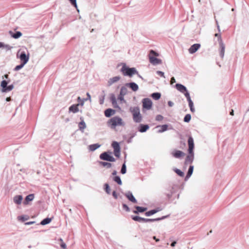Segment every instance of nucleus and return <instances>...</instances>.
Wrapping results in <instances>:
<instances>
[{
  "mask_svg": "<svg viewBox=\"0 0 249 249\" xmlns=\"http://www.w3.org/2000/svg\"><path fill=\"white\" fill-rule=\"evenodd\" d=\"M107 124L111 128H115L117 126H124V125L122 119L118 116L111 118L107 122Z\"/></svg>",
  "mask_w": 249,
  "mask_h": 249,
  "instance_id": "nucleus-1",
  "label": "nucleus"
},
{
  "mask_svg": "<svg viewBox=\"0 0 249 249\" xmlns=\"http://www.w3.org/2000/svg\"><path fill=\"white\" fill-rule=\"evenodd\" d=\"M9 81L3 80L0 83V90L2 93H8L14 89L13 84H9Z\"/></svg>",
  "mask_w": 249,
  "mask_h": 249,
  "instance_id": "nucleus-2",
  "label": "nucleus"
},
{
  "mask_svg": "<svg viewBox=\"0 0 249 249\" xmlns=\"http://www.w3.org/2000/svg\"><path fill=\"white\" fill-rule=\"evenodd\" d=\"M133 116V119L136 123H140L142 120V116L140 113L139 107H131L129 109Z\"/></svg>",
  "mask_w": 249,
  "mask_h": 249,
  "instance_id": "nucleus-3",
  "label": "nucleus"
},
{
  "mask_svg": "<svg viewBox=\"0 0 249 249\" xmlns=\"http://www.w3.org/2000/svg\"><path fill=\"white\" fill-rule=\"evenodd\" d=\"M159 54L153 50H150L149 54V62L154 65L160 64L162 63V60L156 57L158 56Z\"/></svg>",
  "mask_w": 249,
  "mask_h": 249,
  "instance_id": "nucleus-4",
  "label": "nucleus"
},
{
  "mask_svg": "<svg viewBox=\"0 0 249 249\" xmlns=\"http://www.w3.org/2000/svg\"><path fill=\"white\" fill-rule=\"evenodd\" d=\"M19 59L20 63L26 65L29 61L30 58V54L25 52H22L18 53L17 55Z\"/></svg>",
  "mask_w": 249,
  "mask_h": 249,
  "instance_id": "nucleus-5",
  "label": "nucleus"
},
{
  "mask_svg": "<svg viewBox=\"0 0 249 249\" xmlns=\"http://www.w3.org/2000/svg\"><path fill=\"white\" fill-rule=\"evenodd\" d=\"M121 71L124 75H128L129 76H132L136 73V70L135 68H129L125 66L122 67Z\"/></svg>",
  "mask_w": 249,
  "mask_h": 249,
  "instance_id": "nucleus-6",
  "label": "nucleus"
},
{
  "mask_svg": "<svg viewBox=\"0 0 249 249\" xmlns=\"http://www.w3.org/2000/svg\"><path fill=\"white\" fill-rule=\"evenodd\" d=\"M112 146L114 149V154L115 156L119 158L120 156L121 148L119 143L117 142H113L112 143Z\"/></svg>",
  "mask_w": 249,
  "mask_h": 249,
  "instance_id": "nucleus-7",
  "label": "nucleus"
},
{
  "mask_svg": "<svg viewBox=\"0 0 249 249\" xmlns=\"http://www.w3.org/2000/svg\"><path fill=\"white\" fill-rule=\"evenodd\" d=\"M100 158L101 160H107L111 162H114L115 161V159L114 157L111 156L108 153V152H104L100 155Z\"/></svg>",
  "mask_w": 249,
  "mask_h": 249,
  "instance_id": "nucleus-8",
  "label": "nucleus"
},
{
  "mask_svg": "<svg viewBox=\"0 0 249 249\" xmlns=\"http://www.w3.org/2000/svg\"><path fill=\"white\" fill-rule=\"evenodd\" d=\"M13 48V47L9 44L0 41V49L3 50L4 52H7L11 51Z\"/></svg>",
  "mask_w": 249,
  "mask_h": 249,
  "instance_id": "nucleus-9",
  "label": "nucleus"
},
{
  "mask_svg": "<svg viewBox=\"0 0 249 249\" xmlns=\"http://www.w3.org/2000/svg\"><path fill=\"white\" fill-rule=\"evenodd\" d=\"M152 105V101L148 98L144 99L142 101V107L147 109H150Z\"/></svg>",
  "mask_w": 249,
  "mask_h": 249,
  "instance_id": "nucleus-10",
  "label": "nucleus"
},
{
  "mask_svg": "<svg viewBox=\"0 0 249 249\" xmlns=\"http://www.w3.org/2000/svg\"><path fill=\"white\" fill-rule=\"evenodd\" d=\"M188 153H194L193 150L194 148V140L192 137H190L188 140Z\"/></svg>",
  "mask_w": 249,
  "mask_h": 249,
  "instance_id": "nucleus-11",
  "label": "nucleus"
},
{
  "mask_svg": "<svg viewBox=\"0 0 249 249\" xmlns=\"http://www.w3.org/2000/svg\"><path fill=\"white\" fill-rule=\"evenodd\" d=\"M13 200L15 204L20 205L23 200V197L21 195H16L13 197Z\"/></svg>",
  "mask_w": 249,
  "mask_h": 249,
  "instance_id": "nucleus-12",
  "label": "nucleus"
},
{
  "mask_svg": "<svg viewBox=\"0 0 249 249\" xmlns=\"http://www.w3.org/2000/svg\"><path fill=\"white\" fill-rule=\"evenodd\" d=\"M194 159V153H189L188 155L186 157L184 163L187 165L188 164H191L193 162Z\"/></svg>",
  "mask_w": 249,
  "mask_h": 249,
  "instance_id": "nucleus-13",
  "label": "nucleus"
},
{
  "mask_svg": "<svg viewBox=\"0 0 249 249\" xmlns=\"http://www.w3.org/2000/svg\"><path fill=\"white\" fill-rule=\"evenodd\" d=\"M172 155L176 158H180L185 156V153L181 151L175 150L172 152Z\"/></svg>",
  "mask_w": 249,
  "mask_h": 249,
  "instance_id": "nucleus-14",
  "label": "nucleus"
},
{
  "mask_svg": "<svg viewBox=\"0 0 249 249\" xmlns=\"http://www.w3.org/2000/svg\"><path fill=\"white\" fill-rule=\"evenodd\" d=\"M35 198V195L34 194H30L25 197L23 204L25 205L29 204L30 202L32 201Z\"/></svg>",
  "mask_w": 249,
  "mask_h": 249,
  "instance_id": "nucleus-15",
  "label": "nucleus"
},
{
  "mask_svg": "<svg viewBox=\"0 0 249 249\" xmlns=\"http://www.w3.org/2000/svg\"><path fill=\"white\" fill-rule=\"evenodd\" d=\"M200 47V44H195L191 46V47L189 49V52L190 53H196Z\"/></svg>",
  "mask_w": 249,
  "mask_h": 249,
  "instance_id": "nucleus-16",
  "label": "nucleus"
},
{
  "mask_svg": "<svg viewBox=\"0 0 249 249\" xmlns=\"http://www.w3.org/2000/svg\"><path fill=\"white\" fill-rule=\"evenodd\" d=\"M125 196L132 202L134 203H137V201L135 198L134 197L133 195L131 192H128L125 194Z\"/></svg>",
  "mask_w": 249,
  "mask_h": 249,
  "instance_id": "nucleus-17",
  "label": "nucleus"
},
{
  "mask_svg": "<svg viewBox=\"0 0 249 249\" xmlns=\"http://www.w3.org/2000/svg\"><path fill=\"white\" fill-rule=\"evenodd\" d=\"M78 111V104H74L71 106L69 109V113H75Z\"/></svg>",
  "mask_w": 249,
  "mask_h": 249,
  "instance_id": "nucleus-18",
  "label": "nucleus"
},
{
  "mask_svg": "<svg viewBox=\"0 0 249 249\" xmlns=\"http://www.w3.org/2000/svg\"><path fill=\"white\" fill-rule=\"evenodd\" d=\"M176 89L181 93H184L186 91L187 89L186 87L180 84H177L176 85Z\"/></svg>",
  "mask_w": 249,
  "mask_h": 249,
  "instance_id": "nucleus-19",
  "label": "nucleus"
},
{
  "mask_svg": "<svg viewBox=\"0 0 249 249\" xmlns=\"http://www.w3.org/2000/svg\"><path fill=\"white\" fill-rule=\"evenodd\" d=\"M17 219L19 222H23L29 219V216L26 214H22L18 216Z\"/></svg>",
  "mask_w": 249,
  "mask_h": 249,
  "instance_id": "nucleus-20",
  "label": "nucleus"
},
{
  "mask_svg": "<svg viewBox=\"0 0 249 249\" xmlns=\"http://www.w3.org/2000/svg\"><path fill=\"white\" fill-rule=\"evenodd\" d=\"M220 45V56L223 58L224 56V53H225V46L223 42H221L219 43Z\"/></svg>",
  "mask_w": 249,
  "mask_h": 249,
  "instance_id": "nucleus-21",
  "label": "nucleus"
},
{
  "mask_svg": "<svg viewBox=\"0 0 249 249\" xmlns=\"http://www.w3.org/2000/svg\"><path fill=\"white\" fill-rule=\"evenodd\" d=\"M135 209H136V210L133 211V213H142L147 210L146 208L140 206H136Z\"/></svg>",
  "mask_w": 249,
  "mask_h": 249,
  "instance_id": "nucleus-22",
  "label": "nucleus"
},
{
  "mask_svg": "<svg viewBox=\"0 0 249 249\" xmlns=\"http://www.w3.org/2000/svg\"><path fill=\"white\" fill-rule=\"evenodd\" d=\"M52 221V218L47 217V218H46L43 219L40 222V224L42 226H45L46 225L50 224Z\"/></svg>",
  "mask_w": 249,
  "mask_h": 249,
  "instance_id": "nucleus-23",
  "label": "nucleus"
},
{
  "mask_svg": "<svg viewBox=\"0 0 249 249\" xmlns=\"http://www.w3.org/2000/svg\"><path fill=\"white\" fill-rule=\"evenodd\" d=\"M149 127L147 124H141L139 129V131L141 132H144L149 129Z\"/></svg>",
  "mask_w": 249,
  "mask_h": 249,
  "instance_id": "nucleus-24",
  "label": "nucleus"
},
{
  "mask_svg": "<svg viewBox=\"0 0 249 249\" xmlns=\"http://www.w3.org/2000/svg\"><path fill=\"white\" fill-rule=\"evenodd\" d=\"M168 126L166 124H164L162 125H159L157 126V128H159L158 130V132L161 133L167 129Z\"/></svg>",
  "mask_w": 249,
  "mask_h": 249,
  "instance_id": "nucleus-25",
  "label": "nucleus"
},
{
  "mask_svg": "<svg viewBox=\"0 0 249 249\" xmlns=\"http://www.w3.org/2000/svg\"><path fill=\"white\" fill-rule=\"evenodd\" d=\"M120 79V77L119 76H115L112 78H110L108 81V84L109 85H112L115 82L118 81Z\"/></svg>",
  "mask_w": 249,
  "mask_h": 249,
  "instance_id": "nucleus-26",
  "label": "nucleus"
},
{
  "mask_svg": "<svg viewBox=\"0 0 249 249\" xmlns=\"http://www.w3.org/2000/svg\"><path fill=\"white\" fill-rule=\"evenodd\" d=\"M128 85L134 91L138 89V86L135 83H130Z\"/></svg>",
  "mask_w": 249,
  "mask_h": 249,
  "instance_id": "nucleus-27",
  "label": "nucleus"
},
{
  "mask_svg": "<svg viewBox=\"0 0 249 249\" xmlns=\"http://www.w3.org/2000/svg\"><path fill=\"white\" fill-rule=\"evenodd\" d=\"M100 146V145L96 143L89 145V148L90 151H93L98 148Z\"/></svg>",
  "mask_w": 249,
  "mask_h": 249,
  "instance_id": "nucleus-28",
  "label": "nucleus"
},
{
  "mask_svg": "<svg viewBox=\"0 0 249 249\" xmlns=\"http://www.w3.org/2000/svg\"><path fill=\"white\" fill-rule=\"evenodd\" d=\"M159 211H160L159 209L152 210H151V211L146 212L145 213V215L147 216H150L151 215H153V214L157 213Z\"/></svg>",
  "mask_w": 249,
  "mask_h": 249,
  "instance_id": "nucleus-29",
  "label": "nucleus"
},
{
  "mask_svg": "<svg viewBox=\"0 0 249 249\" xmlns=\"http://www.w3.org/2000/svg\"><path fill=\"white\" fill-rule=\"evenodd\" d=\"M113 113H114V110L111 108L107 109L105 111V115L106 117H110Z\"/></svg>",
  "mask_w": 249,
  "mask_h": 249,
  "instance_id": "nucleus-30",
  "label": "nucleus"
},
{
  "mask_svg": "<svg viewBox=\"0 0 249 249\" xmlns=\"http://www.w3.org/2000/svg\"><path fill=\"white\" fill-rule=\"evenodd\" d=\"M194 170V166L193 165H191L189 167L187 174L186 176V179L189 178L192 175Z\"/></svg>",
  "mask_w": 249,
  "mask_h": 249,
  "instance_id": "nucleus-31",
  "label": "nucleus"
},
{
  "mask_svg": "<svg viewBox=\"0 0 249 249\" xmlns=\"http://www.w3.org/2000/svg\"><path fill=\"white\" fill-rule=\"evenodd\" d=\"M86 127V125L85 123L81 120V122L79 123V128L82 131H83V130Z\"/></svg>",
  "mask_w": 249,
  "mask_h": 249,
  "instance_id": "nucleus-32",
  "label": "nucleus"
},
{
  "mask_svg": "<svg viewBox=\"0 0 249 249\" xmlns=\"http://www.w3.org/2000/svg\"><path fill=\"white\" fill-rule=\"evenodd\" d=\"M99 164L103 166H106L108 168H110L112 166L111 163L107 162L100 161Z\"/></svg>",
  "mask_w": 249,
  "mask_h": 249,
  "instance_id": "nucleus-33",
  "label": "nucleus"
},
{
  "mask_svg": "<svg viewBox=\"0 0 249 249\" xmlns=\"http://www.w3.org/2000/svg\"><path fill=\"white\" fill-rule=\"evenodd\" d=\"M188 102L189 103V106L190 107V110L191 111V112H194L195 109V108L194 107V104H193V101H192L191 99H190V100H189L188 101Z\"/></svg>",
  "mask_w": 249,
  "mask_h": 249,
  "instance_id": "nucleus-34",
  "label": "nucleus"
},
{
  "mask_svg": "<svg viewBox=\"0 0 249 249\" xmlns=\"http://www.w3.org/2000/svg\"><path fill=\"white\" fill-rule=\"evenodd\" d=\"M160 94L158 92L153 93L151 95L152 98L155 100L159 99L160 97Z\"/></svg>",
  "mask_w": 249,
  "mask_h": 249,
  "instance_id": "nucleus-35",
  "label": "nucleus"
},
{
  "mask_svg": "<svg viewBox=\"0 0 249 249\" xmlns=\"http://www.w3.org/2000/svg\"><path fill=\"white\" fill-rule=\"evenodd\" d=\"M113 180L116 182L119 185L122 184V180L119 176H115L113 178Z\"/></svg>",
  "mask_w": 249,
  "mask_h": 249,
  "instance_id": "nucleus-36",
  "label": "nucleus"
},
{
  "mask_svg": "<svg viewBox=\"0 0 249 249\" xmlns=\"http://www.w3.org/2000/svg\"><path fill=\"white\" fill-rule=\"evenodd\" d=\"M214 36L217 38V41H218L219 43H220L221 42H223L220 34L215 33L214 34Z\"/></svg>",
  "mask_w": 249,
  "mask_h": 249,
  "instance_id": "nucleus-37",
  "label": "nucleus"
},
{
  "mask_svg": "<svg viewBox=\"0 0 249 249\" xmlns=\"http://www.w3.org/2000/svg\"><path fill=\"white\" fill-rule=\"evenodd\" d=\"M12 36L13 38L17 39L22 36V33L20 32H17L16 33L13 34Z\"/></svg>",
  "mask_w": 249,
  "mask_h": 249,
  "instance_id": "nucleus-38",
  "label": "nucleus"
},
{
  "mask_svg": "<svg viewBox=\"0 0 249 249\" xmlns=\"http://www.w3.org/2000/svg\"><path fill=\"white\" fill-rule=\"evenodd\" d=\"M25 65H24V64L20 63L19 65H17V66L15 67V68H14V70L15 71H19V70L23 68Z\"/></svg>",
  "mask_w": 249,
  "mask_h": 249,
  "instance_id": "nucleus-39",
  "label": "nucleus"
},
{
  "mask_svg": "<svg viewBox=\"0 0 249 249\" xmlns=\"http://www.w3.org/2000/svg\"><path fill=\"white\" fill-rule=\"evenodd\" d=\"M105 190L107 194H110V188L109 186V185L107 183L105 184Z\"/></svg>",
  "mask_w": 249,
  "mask_h": 249,
  "instance_id": "nucleus-40",
  "label": "nucleus"
},
{
  "mask_svg": "<svg viewBox=\"0 0 249 249\" xmlns=\"http://www.w3.org/2000/svg\"><path fill=\"white\" fill-rule=\"evenodd\" d=\"M175 172L180 177H183L184 175V174L183 172H182L181 170L178 169H175Z\"/></svg>",
  "mask_w": 249,
  "mask_h": 249,
  "instance_id": "nucleus-41",
  "label": "nucleus"
},
{
  "mask_svg": "<svg viewBox=\"0 0 249 249\" xmlns=\"http://www.w3.org/2000/svg\"><path fill=\"white\" fill-rule=\"evenodd\" d=\"M191 119V116L190 114H187L184 118V121L185 122H189Z\"/></svg>",
  "mask_w": 249,
  "mask_h": 249,
  "instance_id": "nucleus-42",
  "label": "nucleus"
},
{
  "mask_svg": "<svg viewBox=\"0 0 249 249\" xmlns=\"http://www.w3.org/2000/svg\"><path fill=\"white\" fill-rule=\"evenodd\" d=\"M70 3L77 8V0H68Z\"/></svg>",
  "mask_w": 249,
  "mask_h": 249,
  "instance_id": "nucleus-43",
  "label": "nucleus"
},
{
  "mask_svg": "<svg viewBox=\"0 0 249 249\" xmlns=\"http://www.w3.org/2000/svg\"><path fill=\"white\" fill-rule=\"evenodd\" d=\"M163 218H164V217H163L162 218H155V219L147 218V222H154L155 221H159V220H161Z\"/></svg>",
  "mask_w": 249,
  "mask_h": 249,
  "instance_id": "nucleus-44",
  "label": "nucleus"
},
{
  "mask_svg": "<svg viewBox=\"0 0 249 249\" xmlns=\"http://www.w3.org/2000/svg\"><path fill=\"white\" fill-rule=\"evenodd\" d=\"M126 165L125 163H124L122 165L121 172L122 174H124L126 173Z\"/></svg>",
  "mask_w": 249,
  "mask_h": 249,
  "instance_id": "nucleus-45",
  "label": "nucleus"
},
{
  "mask_svg": "<svg viewBox=\"0 0 249 249\" xmlns=\"http://www.w3.org/2000/svg\"><path fill=\"white\" fill-rule=\"evenodd\" d=\"M132 219L136 221L141 222L142 217L138 216H134L132 217Z\"/></svg>",
  "mask_w": 249,
  "mask_h": 249,
  "instance_id": "nucleus-46",
  "label": "nucleus"
},
{
  "mask_svg": "<svg viewBox=\"0 0 249 249\" xmlns=\"http://www.w3.org/2000/svg\"><path fill=\"white\" fill-rule=\"evenodd\" d=\"M126 88H122L121 89V91H120V94L121 95H124L125 94V92H126Z\"/></svg>",
  "mask_w": 249,
  "mask_h": 249,
  "instance_id": "nucleus-47",
  "label": "nucleus"
},
{
  "mask_svg": "<svg viewBox=\"0 0 249 249\" xmlns=\"http://www.w3.org/2000/svg\"><path fill=\"white\" fill-rule=\"evenodd\" d=\"M183 93L184 94L185 96L186 97L187 101L191 99V97L190 96V94H189V92L187 91V90H186V91H185Z\"/></svg>",
  "mask_w": 249,
  "mask_h": 249,
  "instance_id": "nucleus-48",
  "label": "nucleus"
},
{
  "mask_svg": "<svg viewBox=\"0 0 249 249\" xmlns=\"http://www.w3.org/2000/svg\"><path fill=\"white\" fill-rule=\"evenodd\" d=\"M162 119H163V117H162V116H161L160 115H158L156 116V120L157 121H160L162 120Z\"/></svg>",
  "mask_w": 249,
  "mask_h": 249,
  "instance_id": "nucleus-49",
  "label": "nucleus"
},
{
  "mask_svg": "<svg viewBox=\"0 0 249 249\" xmlns=\"http://www.w3.org/2000/svg\"><path fill=\"white\" fill-rule=\"evenodd\" d=\"M123 208L127 212H129V208L125 204H123Z\"/></svg>",
  "mask_w": 249,
  "mask_h": 249,
  "instance_id": "nucleus-50",
  "label": "nucleus"
},
{
  "mask_svg": "<svg viewBox=\"0 0 249 249\" xmlns=\"http://www.w3.org/2000/svg\"><path fill=\"white\" fill-rule=\"evenodd\" d=\"M157 73L158 74H159L160 76L163 77L164 78L165 77L164 74L163 72L161 71H157Z\"/></svg>",
  "mask_w": 249,
  "mask_h": 249,
  "instance_id": "nucleus-51",
  "label": "nucleus"
},
{
  "mask_svg": "<svg viewBox=\"0 0 249 249\" xmlns=\"http://www.w3.org/2000/svg\"><path fill=\"white\" fill-rule=\"evenodd\" d=\"M2 80H6L8 79V75L7 74H4L1 77Z\"/></svg>",
  "mask_w": 249,
  "mask_h": 249,
  "instance_id": "nucleus-52",
  "label": "nucleus"
},
{
  "mask_svg": "<svg viewBox=\"0 0 249 249\" xmlns=\"http://www.w3.org/2000/svg\"><path fill=\"white\" fill-rule=\"evenodd\" d=\"M112 196L114 198L117 199L118 198V195L116 191H114L112 193Z\"/></svg>",
  "mask_w": 249,
  "mask_h": 249,
  "instance_id": "nucleus-53",
  "label": "nucleus"
},
{
  "mask_svg": "<svg viewBox=\"0 0 249 249\" xmlns=\"http://www.w3.org/2000/svg\"><path fill=\"white\" fill-rule=\"evenodd\" d=\"M60 246L63 249H65L66 248V245L64 242L61 243Z\"/></svg>",
  "mask_w": 249,
  "mask_h": 249,
  "instance_id": "nucleus-54",
  "label": "nucleus"
},
{
  "mask_svg": "<svg viewBox=\"0 0 249 249\" xmlns=\"http://www.w3.org/2000/svg\"><path fill=\"white\" fill-rule=\"evenodd\" d=\"M87 98H86V99H84V100L85 101H87V100H90V95H89V93H88H88H87Z\"/></svg>",
  "mask_w": 249,
  "mask_h": 249,
  "instance_id": "nucleus-55",
  "label": "nucleus"
},
{
  "mask_svg": "<svg viewBox=\"0 0 249 249\" xmlns=\"http://www.w3.org/2000/svg\"><path fill=\"white\" fill-rule=\"evenodd\" d=\"M176 82V80L174 77H172L171 79L170 83L171 84H173V83Z\"/></svg>",
  "mask_w": 249,
  "mask_h": 249,
  "instance_id": "nucleus-56",
  "label": "nucleus"
},
{
  "mask_svg": "<svg viewBox=\"0 0 249 249\" xmlns=\"http://www.w3.org/2000/svg\"><path fill=\"white\" fill-rule=\"evenodd\" d=\"M35 223V221H30V222L26 223L25 225H32V224H34Z\"/></svg>",
  "mask_w": 249,
  "mask_h": 249,
  "instance_id": "nucleus-57",
  "label": "nucleus"
},
{
  "mask_svg": "<svg viewBox=\"0 0 249 249\" xmlns=\"http://www.w3.org/2000/svg\"><path fill=\"white\" fill-rule=\"evenodd\" d=\"M141 222H147V218L142 217Z\"/></svg>",
  "mask_w": 249,
  "mask_h": 249,
  "instance_id": "nucleus-58",
  "label": "nucleus"
},
{
  "mask_svg": "<svg viewBox=\"0 0 249 249\" xmlns=\"http://www.w3.org/2000/svg\"><path fill=\"white\" fill-rule=\"evenodd\" d=\"M118 99L121 100V101H122L124 100V97H123V95H121V94H120V96L119 97H118Z\"/></svg>",
  "mask_w": 249,
  "mask_h": 249,
  "instance_id": "nucleus-59",
  "label": "nucleus"
},
{
  "mask_svg": "<svg viewBox=\"0 0 249 249\" xmlns=\"http://www.w3.org/2000/svg\"><path fill=\"white\" fill-rule=\"evenodd\" d=\"M78 99H79V105H80V102H81V101H82V102L80 104H81V105H83L84 100H82L79 97L78 98Z\"/></svg>",
  "mask_w": 249,
  "mask_h": 249,
  "instance_id": "nucleus-60",
  "label": "nucleus"
},
{
  "mask_svg": "<svg viewBox=\"0 0 249 249\" xmlns=\"http://www.w3.org/2000/svg\"><path fill=\"white\" fill-rule=\"evenodd\" d=\"M176 244H177V242H176V241H174V242H173L171 243V246L172 247H174V246L176 245Z\"/></svg>",
  "mask_w": 249,
  "mask_h": 249,
  "instance_id": "nucleus-61",
  "label": "nucleus"
},
{
  "mask_svg": "<svg viewBox=\"0 0 249 249\" xmlns=\"http://www.w3.org/2000/svg\"><path fill=\"white\" fill-rule=\"evenodd\" d=\"M168 105L170 106V107H171L172 106L173 103L171 102V101H169L168 103Z\"/></svg>",
  "mask_w": 249,
  "mask_h": 249,
  "instance_id": "nucleus-62",
  "label": "nucleus"
},
{
  "mask_svg": "<svg viewBox=\"0 0 249 249\" xmlns=\"http://www.w3.org/2000/svg\"><path fill=\"white\" fill-rule=\"evenodd\" d=\"M230 115L233 116L234 115V111L233 109L231 110V111L230 112Z\"/></svg>",
  "mask_w": 249,
  "mask_h": 249,
  "instance_id": "nucleus-63",
  "label": "nucleus"
},
{
  "mask_svg": "<svg viewBox=\"0 0 249 249\" xmlns=\"http://www.w3.org/2000/svg\"><path fill=\"white\" fill-rule=\"evenodd\" d=\"M10 100H11V98H10V97H7V98H6V101L7 102H9V101H10Z\"/></svg>",
  "mask_w": 249,
  "mask_h": 249,
  "instance_id": "nucleus-64",
  "label": "nucleus"
}]
</instances>
